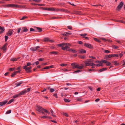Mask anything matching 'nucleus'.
Returning a JSON list of instances; mask_svg holds the SVG:
<instances>
[{"label": "nucleus", "instance_id": "1", "mask_svg": "<svg viewBox=\"0 0 125 125\" xmlns=\"http://www.w3.org/2000/svg\"><path fill=\"white\" fill-rule=\"evenodd\" d=\"M31 64L30 62L27 63L26 65L24 66H23V68L25 69L26 71H27L28 72H30V71L31 68L32 67L30 65Z\"/></svg>", "mask_w": 125, "mask_h": 125}, {"label": "nucleus", "instance_id": "2", "mask_svg": "<svg viewBox=\"0 0 125 125\" xmlns=\"http://www.w3.org/2000/svg\"><path fill=\"white\" fill-rule=\"evenodd\" d=\"M41 8L43 10L48 11H59V10L58 9L53 8H46L42 7Z\"/></svg>", "mask_w": 125, "mask_h": 125}, {"label": "nucleus", "instance_id": "3", "mask_svg": "<svg viewBox=\"0 0 125 125\" xmlns=\"http://www.w3.org/2000/svg\"><path fill=\"white\" fill-rule=\"evenodd\" d=\"M84 63L85 64V66H95V64L91 62L89 60H88L84 62Z\"/></svg>", "mask_w": 125, "mask_h": 125}, {"label": "nucleus", "instance_id": "4", "mask_svg": "<svg viewBox=\"0 0 125 125\" xmlns=\"http://www.w3.org/2000/svg\"><path fill=\"white\" fill-rule=\"evenodd\" d=\"M70 45V44L69 43H63V46L62 47V49L63 50H68L67 49L69 48V47H68V46Z\"/></svg>", "mask_w": 125, "mask_h": 125}, {"label": "nucleus", "instance_id": "5", "mask_svg": "<svg viewBox=\"0 0 125 125\" xmlns=\"http://www.w3.org/2000/svg\"><path fill=\"white\" fill-rule=\"evenodd\" d=\"M4 7H15L17 8H20L21 7L17 5L13 4H9L5 5Z\"/></svg>", "mask_w": 125, "mask_h": 125}, {"label": "nucleus", "instance_id": "6", "mask_svg": "<svg viewBox=\"0 0 125 125\" xmlns=\"http://www.w3.org/2000/svg\"><path fill=\"white\" fill-rule=\"evenodd\" d=\"M124 5L123 2L121 1L120 2L118 6H117V10L119 11L120 10Z\"/></svg>", "mask_w": 125, "mask_h": 125}, {"label": "nucleus", "instance_id": "7", "mask_svg": "<svg viewBox=\"0 0 125 125\" xmlns=\"http://www.w3.org/2000/svg\"><path fill=\"white\" fill-rule=\"evenodd\" d=\"M102 62H103L106 63V65L107 66H110L111 65V63L110 62H109L106 60H102Z\"/></svg>", "mask_w": 125, "mask_h": 125}, {"label": "nucleus", "instance_id": "8", "mask_svg": "<svg viewBox=\"0 0 125 125\" xmlns=\"http://www.w3.org/2000/svg\"><path fill=\"white\" fill-rule=\"evenodd\" d=\"M37 110L38 112H41L42 111H43L44 109L40 106H37Z\"/></svg>", "mask_w": 125, "mask_h": 125}, {"label": "nucleus", "instance_id": "9", "mask_svg": "<svg viewBox=\"0 0 125 125\" xmlns=\"http://www.w3.org/2000/svg\"><path fill=\"white\" fill-rule=\"evenodd\" d=\"M40 48L39 46H37V47H32L30 48L31 50L34 51H35L37 50L38 49Z\"/></svg>", "mask_w": 125, "mask_h": 125}, {"label": "nucleus", "instance_id": "10", "mask_svg": "<svg viewBox=\"0 0 125 125\" xmlns=\"http://www.w3.org/2000/svg\"><path fill=\"white\" fill-rule=\"evenodd\" d=\"M84 45L85 47H87V48H93L92 46L89 43H84Z\"/></svg>", "mask_w": 125, "mask_h": 125}, {"label": "nucleus", "instance_id": "11", "mask_svg": "<svg viewBox=\"0 0 125 125\" xmlns=\"http://www.w3.org/2000/svg\"><path fill=\"white\" fill-rule=\"evenodd\" d=\"M44 40L45 42H49L51 43L53 42L52 40H50L48 38H45L44 39Z\"/></svg>", "mask_w": 125, "mask_h": 125}, {"label": "nucleus", "instance_id": "12", "mask_svg": "<svg viewBox=\"0 0 125 125\" xmlns=\"http://www.w3.org/2000/svg\"><path fill=\"white\" fill-rule=\"evenodd\" d=\"M7 44L6 43L3 45V46L2 48L1 49L4 51H5L6 50L7 47Z\"/></svg>", "mask_w": 125, "mask_h": 125}, {"label": "nucleus", "instance_id": "13", "mask_svg": "<svg viewBox=\"0 0 125 125\" xmlns=\"http://www.w3.org/2000/svg\"><path fill=\"white\" fill-rule=\"evenodd\" d=\"M28 30V29L25 27H23L21 29V32H25L27 31Z\"/></svg>", "mask_w": 125, "mask_h": 125}, {"label": "nucleus", "instance_id": "14", "mask_svg": "<svg viewBox=\"0 0 125 125\" xmlns=\"http://www.w3.org/2000/svg\"><path fill=\"white\" fill-rule=\"evenodd\" d=\"M79 53H84L86 52V51L84 49H81L79 50Z\"/></svg>", "mask_w": 125, "mask_h": 125}, {"label": "nucleus", "instance_id": "15", "mask_svg": "<svg viewBox=\"0 0 125 125\" xmlns=\"http://www.w3.org/2000/svg\"><path fill=\"white\" fill-rule=\"evenodd\" d=\"M77 65L78 64L74 63H72L71 64V65L73 66V68L74 69L77 68Z\"/></svg>", "mask_w": 125, "mask_h": 125}, {"label": "nucleus", "instance_id": "16", "mask_svg": "<svg viewBox=\"0 0 125 125\" xmlns=\"http://www.w3.org/2000/svg\"><path fill=\"white\" fill-rule=\"evenodd\" d=\"M12 34V30H10L8 31L7 34L8 36H10Z\"/></svg>", "mask_w": 125, "mask_h": 125}, {"label": "nucleus", "instance_id": "17", "mask_svg": "<svg viewBox=\"0 0 125 125\" xmlns=\"http://www.w3.org/2000/svg\"><path fill=\"white\" fill-rule=\"evenodd\" d=\"M81 66H79V65L78 64L77 68L79 69H82L83 66V64H81Z\"/></svg>", "mask_w": 125, "mask_h": 125}, {"label": "nucleus", "instance_id": "18", "mask_svg": "<svg viewBox=\"0 0 125 125\" xmlns=\"http://www.w3.org/2000/svg\"><path fill=\"white\" fill-rule=\"evenodd\" d=\"M7 102V101H3L0 102V105L3 106L5 105Z\"/></svg>", "mask_w": 125, "mask_h": 125}, {"label": "nucleus", "instance_id": "19", "mask_svg": "<svg viewBox=\"0 0 125 125\" xmlns=\"http://www.w3.org/2000/svg\"><path fill=\"white\" fill-rule=\"evenodd\" d=\"M102 62H102V61H100V62H99V63H98L99 64H95V65L96 66H98V67L102 66Z\"/></svg>", "mask_w": 125, "mask_h": 125}, {"label": "nucleus", "instance_id": "20", "mask_svg": "<svg viewBox=\"0 0 125 125\" xmlns=\"http://www.w3.org/2000/svg\"><path fill=\"white\" fill-rule=\"evenodd\" d=\"M0 30H1L0 31V33H2L4 30V27H2L0 26Z\"/></svg>", "mask_w": 125, "mask_h": 125}, {"label": "nucleus", "instance_id": "21", "mask_svg": "<svg viewBox=\"0 0 125 125\" xmlns=\"http://www.w3.org/2000/svg\"><path fill=\"white\" fill-rule=\"evenodd\" d=\"M26 91L25 89L23 91L21 92L19 94L20 95L24 94L26 93Z\"/></svg>", "mask_w": 125, "mask_h": 125}, {"label": "nucleus", "instance_id": "22", "mask_svg": "<svg viewBox=\"0 0 125 125\" xmlns=\"http://www.w3.org/2000/svg\"><path fill=\"white\" fill-rule=\"evenodd\" d=\"M103 41H108L109 42H112V41L110 40H106L104 38H100Z\"/></svg>", "mask_w": 125, "mask_h": 125}, {"label": "nucleus", "instance_id": "23", "mask_svg": "<svg viewBox=\"0 0 125 125\" xmlns=\"http://www.w3.org/2000/svg\"><path fill=\"white\" fill-rule=\"evenodd\" d=\"M112 62L114 64V65L116 66L118 65H119V63L117 62L116 61H114Z\"/></svg>", "mask_w": 125, "mask_h": 125}, {"label": "nucleus", "instance_id": "24", "mask_svg": "<svg viewBox=\"0 0 125 125\" xmlns=\"http://www.w3.org/2000/svg\"><path fill=\"white\" fill-rule=\"evenodd\" d=\"M87 35V34L84 33V34H80V35L82 36L83 38H85L86 37L85 36Z\"/></svg>", "mask_w": 125, "mask_h": 125}, {"label": "nucleus", "instance_id": "25", "mask_svg": "<svg viewBox=\"0 0 125 125\" xmlns=\"http://www.w3.org/2000/svg\"><path fill=\"white\" fill-rule=\"evenodd\" d=\"M68 51H71L73 53H75L76 52H77V51L73 50V49H69L68 50Z\"/></svg>", "mask_w": 125, "mask_h": 125}, {"label": "nucleus", "instance_id": "26", "mask_svg": "<svg viewBox=\"0 0 125 125\" xmlns=\"http://www.w3.org/2000/svg\"><path fill=\"white\" fill-rule=\"evenodd\" d=\"M22 83L21 82H19L18 83H17L15 84V85H16V86L15 87H18L20 86L21 84H22Z\"/></svg>", "mask_w": 125, "mask_h": 125}, {"label": "nucleus", "instance_id": "27", "mask_svg": "<svg viewBox=\"0 0 125 125\" xmlns=\"http://www.w3.org/2000/svg\"><path fill=\"white\" fill-rule=\"evenodd\" d=\"M107 70L106 68H104L100 69L99 71V72H101L103 71L106 70Z\"/></svg>", "mask_w": 125, "mask_h": 125}, {"label": "nucleus", "instance_id": "28", "mask_svg": "<svg viewBox=\"0 0 125 125\" xmlns=\"http://www.w3.org/2000/svg\"><path fill=\"white\" fill-rule=\"evenodd\" d=\"M94 39L95 41L99 42H101V41L99 40L96 38H94Z\"/></svg>", "mask_w": 125, "mask_h": 125}, {"label": "nucleus", "instance_id": "29", "mask_svg": "<svg viewBox=\"0 0 125 125\" xmlns=\"http://www.w3.org/2000/svg\"><path fill=\"white\" fill-rule=\"evenodd\" d=\"M35 29H36L37 30H39L38 31L39 32H41L42 31V30L41 28L38 27H36L35 28Z\"/></svg>", "mask_w": 125, "mask_h": 125}, {"label": "nucleus", "instance_id": "30", "mask_svg": "<svg viewBox=\"0 0 125 125\" xmlns=\"http://www.w3.org/2000/svg\"><path fill=\"white\" fill-rule=\"evenodd\" d=\"M112 57H117L119 55L117 54H112Z\"/></svg>", "mask_w": 125, "mask_h": 125}, {"label": "nucleus", "instance_id": "31", "mask_svg": "<svg viewBox=\"0 0 125 125\" xmlns=\"http://www.w3.org/2000/svg\"><path fill=\"white\" fill-rule=\"evenodd\" d=\"M10 60L13 61H16L17 60V59L16 58H13L11 59Z\"/></svg>", "mask_w": 125, "mask_h": 125}, {"label": "nucleus", "instance_id": "32", "mask_svg": "<svg viewBox=\"0 0 125 125\" xmlns=\"http://www.w3.org/2000/svg\"><path fill=\"white\" fill-rule=\"evenodd\" d=\"M14 99H11L10 100L8 103V104H10L11 103L14 101Z\"/></svg>", "mask_w": 125, "mask_h": 125}, {"label": "nucleus", "instance_id": "33", "mask_svg": "<svg viewBox=\"0 0 125 125\" xmlns=\"http://www.w3.org/2000/svg\"><path fill=\"white\" fill-rule=\"evenodd\" d=\"M64 100L65 102H69L70 101V100L68 99H64Z\"/></svg>", "mask_w": 125, "mask_h": 125}, {"label": "nucleus", "instance_id": "34", "mask_svg": "<svg viewBox=\"0 0 125 125\" xmlns=\"http://www.w3.org/2000/svg\"><path fill=\"white\" fill-rule=\"evenodd\" d=\"M19 95H19V94H16V95H14L12 97L13 98H16L17 97H18Z\"/></svg>", "mask_w": 125, "mask_h": 125}, {"label": "nucleus", "instance_id": "35", "mask_svg": "<svg viewBox=\"0 0 125 125\" xmlns=\"http://www.w3.org/2000/svg\"><path fill=\"white\" fill-rule=\"evenodd\" d=\"M107 57L106 58V59H107L108 58H111V57H112V54L111 55H108L106 56Z\"/></svg>", "mask_w": 125, "mask_h": 125}, {"label": "nucleus", "instance_id": "36", "mask_svg": "<svg viewBox=\"0 0 125 125\" xmlns=\"http://www.w3.org/2000/svg\"><path fill=\"white\" fill-rule=\"evenodd\" d=\"M50 92H53L55 90L53 88H50Z\"/></svg>", "mask_w": 125, "mask_h": 125}, {"label": "nucleus", "instance_id": "37", "mask_svg": "<svg viewBox=\"0 0 125 125\" xmlns=\"http://www.w3.org/2000/svg\"><path fill=\"white\" fill-rule=\"evenodd\" d=\"M63 45V43L62 44H58V46L59 47H61L62 48V47Z\"/></svg>", "mask_w": 125, "mask_h": 125}, {"label": "nucleus", "instance_id": "38", "mask_svg": "<svg viewBox=\"0 0 125 125\" xmlns=\"http://www.w3.org/2000/svg\"><path fill=\"white\" fill-rule=\"evenodd\" d=\"M25 90L26 91V93L27 92H29L30 91V88H28L27 89H25Z\"/></svg>", "mask_w": 125, "mask_h": 125}, {"label": "nucleus", "instance_id": "39", "mask_svg": "<svg viewBox=\"0 0 125 125\" xmlns=\"http://www.w3.org/2000/svg\"><path fill=\"white\" fill-rule=\"evenodd\" d=\"M67 65V64H65L64 63H62L60 64V65L62 66H66Z\"/></svg>", "mask_w": 125, "mask_h": 125}, {"label": "nucleus", "instance_id": "40", "mask_svg": "<svg viewBox=\"0 0 125 125\" xmlns=\"http://www.w3.org/2000/svg\"><path fill=\"white\" fill-rule=\"evenodd\" d=\"M113 47L115 49H117L118 48V46L114 45L113 46Z\"/></svg>", "mask_w": 125, "mask_h": 125}, {"label": "nucleus", "instance_id": "41", "mask_svg": "<svg viewBox=\"0 0 125 125\" xmlns=\"http://www.w3.org/2000/svg\"><path fill=\"white\" fill-rule=\"evenodd\" d=\"M16 73H15V72H14L11 75V76L12 77H14L15 75L16 74Z\"/></svg>", "mask_w": 125, "mask_h": 125}, {"label": "nucleus", "instance_id": "42", "mask_svg": "<svg viewBox=\"0 0 125 125\" xmlns=\"http://www.w3.org/2000/svg\"><path fill=\"white\" fill-rule=\"evenodd\" d=\"M11 112V110H10L8 111L6 113V114L10 113Z\"/></svg>", "mask_w": 125, "mask_h": 125}, {"label": "nucleus", "instance_id": "43", "mask_svg": "<svg viewBox=\"0 0 125 125\" xmlns=\"http://www.w3.org/2000/svg\"><path fill=\"white\" fill-rule=\"evenodd\" d=\"M80 57L82 59H84L85 58V56H80Z\"/></svg>", "mask_w": 125, "mask_h": 125}, {"label": "nucleus", "instance_id": "44", "mask_svg": "<svg viewBox=\"0 0 125 125\" xmlns=\"http://www.w3.org/2000/svg\"><path fill=\"white\" fill-rule=\"evenodd\" d=\"M50 53L54 54H56L57 53L56 52H50Z\"/></svg>", "mask_w": 125, "mask_h": 125}, {"label": "nucleus", "instance_id": "45", "mask_svg": "<svg viewBox=\"0 0 125 125\" xmlns=\"http://www.w3.org/2000/svg\"><path fill=\"white\" fill-rule=\"evenodd\" d=\"M5 41H7L8 38V37L7 36H5Z\"/></svg>", "mask_w": 125, "mask_h": 125}, {"label": "nucleus", "instance_id": "46", "mask_svg": "<svg viewBox=\"0 0 125 125\" xmlns=\"http://www.w3.org/2000/svg\"><path fill=\"white\" fill-rule=\"evenodd\" d=\"M50 68V67L49 66H47L45 67L43 69H42V70L43 69H48Z\"/></svg>", "mask_w": 125, "mask_h": 125}, {"label": "nucleus", "instance_id": "47", "mask_svg": "<svg viewBox=\"0 0 125 125\" xmlns=\"http://www.w3.org/2000/svg\"><path fill=\"white\" fill-rule=\"evenodd\" d=\"M27 17L25 16H23L22 18L21 19V20H23L26 18Z\"/></svg>", "mask_w": 125, "mask_h": 125}, {"label": "nucleus", "instance_id": "48", "mask_svg": "<svg viewBox=\"0 0 125 125\" xmlns=\"http://www.w3.org/2000/svg\"><path fill=\"white\" fill-rule=\"evenodd\" d=\"M104 52L106 53H109L110 52V51L107 50H105Z\"/></svg>", "mask_w": 125, "mask_h": 125}, {"label": "nucleus", "instance_id": "49", "mask_svg": "<svg viewBox=\"0 0 125 125\" xmlns=\"http://www.w3.org/2000/svg\"><path fill=\"white\" fill-rule=\"evenodd\" d=\"M63 115H65V116H67V117H68L69 116L67 114V113H63Z\"/></svg>", "mask_w": 125, "mask_h": 125}, {"label": "nucleus", "instance_id": "50", "mask_svg": "<svg viewBox=\"0 0 125 125\" xmlns=\"http://www.w3.org/2000/svg\"><path fill=\"white\" fill-rule=\"evenodd\" d=\"M18 30L17 31L18 33H19L20 31L21 30V28H18Z\"/></svg>", "mask_w": 125, "mask_h": 125}, {"label": "nucleus", "instance_id": "51", "mask_svg": "<svg viewBox=\"0 0 125 125\" xmlns=\"http://www.w3.org/2000/svg\"><path fill=\"white\" fill-rule=\"evenodd\" d=\"M35 31V30H34V29H33V28H30V31Z\"/></svg>", "mask_w": 125, "mask_h": 125}, {"label": "nucleus", "instance_id": "52", "mask_svg": "<svg viewBox=\"0 0 125 125\" xmlns=\"http://www.w3.org/2000/svg\"><path fill=\"white\" fill-rule=\"evenodd\" d=\"M88 88L91 91H92L93 90V88L92 87H91V86H89Z\"/></svg>", "mask_w": 125, "mask_h": 125}, {"label": "nucleus", "instance_id": "53", "mask_svg": "<svg viewBox=\"0 0 125 125\" xmlns=\"http://www.w3.org/2000/svg\"><path fill=\"white\" fill-rule=\"evenodd\" d=\"M67 28L68 29H70V30H71L72 28V26H67Z\"/></svg>", "mask_w": 125, "mask_h": 125}, {"label": "nucleus", "instance_id": "54", "mask_svg": "<svg viewBox=\"0 0 125 125\" xmlns=\"http://www.w3.org/2000/svg\"><path fill=\"white\" fill-rule=\"evenodd\" d=\"M81 71L80 70H77V71H76L74 72V73H79Z\"/></svg>", "mask_w": 125, "mask_h": 125}, {"label": "nucleus", "instance_id": "55", "mask_svg": "<svg viewBox=\"0 0 125 125\" xmlns=\"http://www.w3.org/2000/svg\"><path fill=\"white\" fill-rule=\"evenodd\" d=\"M34 1L37 2H39L40 1V0H33Z\"/></svg>", "mask_w": 125, "mask_h": 125}, {"label": "nucleus", "instance_id": "56", "mask_svg": "<svg viewBox=\"0 0 125 125\" xmlns=\"http://www.w3.org/2000/svg\"><path fill=\"white\" fill-rule=\"evenodd\" d=\"M43 111H44V112H45L46 113H48V111H47V110H46L45 109H43Z\"/></svg>", "mask_w": 125, "mask_h": 125}, {"label": "nucleus", "instance_id": "57", "mask_svg": "<svg viewBox=\"0 0 125 125\" xmlns=\"http://www.w3.org/2000/svg\"><path fill=\"white\" fill-rule=\"evenodd\" d=\"M41 118H47V116H43L41 117Z\"/></svg>", "mask_w": 125, "mask_h": 125}, {"label": "nucleus", "instance_id": "58", "mask_svg": "<svg viewBox=\"0 0 125 125\" xmlns=\"http://www.w3.org/2000/svg\"><path fill=\"white\" fill-rule=\"evenodd\" d=\"M82 99L81 98H78L77 99V100L79 101H81Z\"/></svg>", "mask_w": 125, "mask_h": 125}, {"label": "nucleus", "instance_id": "59", "mask_svg": "<svg viewBox=\"0 0 125 125\" xmlns=\"http://www.w3.org/2000/svg\"><path fill=\"white\" fill-rule=\"evenodd\" d=\"M78 43L79 44H83V42H82L81 41H79L78 42Z\"/></svg>", "mask_w": 125, "mask_h": 125}, {"label": "nucleus", "instance_id": "60", "mask_svg": "<svg viewBox=\"0 0 125 125\" xmlns=\"http://www.w3.org/2000/svg\"><path fill=\"white\" fill-rule=\"evenodd\" d=\"M15 69L13 68H10L9 69V70L10 71H13Z\"/></svg>", "mask_w": 125, "mask_h": 125}, {"label": "nucleus", "instance_id": "61", "mask_svg": "<svg viewBox=\"0 0 125 125\" xmlns=\"http://www.w3.org/2000/svg\"><path fill=\"white\" fill-rule=\"evenodd\" d=\"M39 63L38 61H37V62H35V63L36 65H37L39 64Z\"/></svg>", "mask_w": 125, "mask_h": 125}, {"label": "nucleus", "instance_id": "62", "mask_svg": "<svg viewBox=\"0 0 125 125\" xmlns=\"http://www.w3.org/2000/svg\"><path fill=\"white\" fill-rule=\"evenodd\" d=\"M39 60L40 61H43V58H40L39 59Z\"/></svg>", "mask_w": 125, "mask_h": 125}, {"label": "nucleus", "instance_id": "63", "mask_svg": "<svg viewBox=\"0 0 125 125\" xmlns=\"http://www.w3.org/2000/svg\"><path fill=\"white\" fill-rule=\"evenodd\" d=\"M100 99H99L97 98L95 100V101L96 102H97Z\"/></svg>", "mask_w": 125, "mask_h": 125}, {"label": "nucleus", "instance_id": "64", "mask_svg": "<svg viewBox=\"0 0 125 125\" xmlns=\"http://www.w3.org/2000/svg\"><path fill=\"white\" fill-rule=\"evenodd\" d=\"M120 22L124 23H125V21H120Z\"/></svg>", "mask_w": 125, "mask_h": 125}]
</instances>
